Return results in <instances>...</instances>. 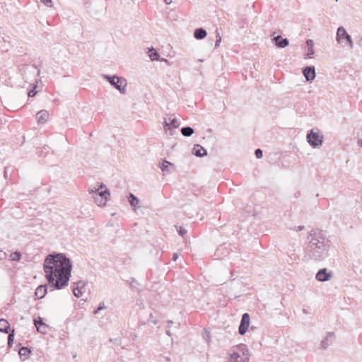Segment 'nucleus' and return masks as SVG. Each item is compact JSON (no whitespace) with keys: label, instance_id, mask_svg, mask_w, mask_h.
Here are the masks:
<instances>
[{"label":"nucleus","instance_id":"nucleus-1","mask_svg":"<svg viewBox=\"0 0 362 362\" xmlns=\"http://www.w3.org/2000/svg\"><path fill=\"white\" fill-rule=\"evenodd\" d=\"M47 291L61 290L68 286L72 262L65 254L53 252L47 255Z\"/></svg>","mask_w":362,"mask_h":362},{"label":"nucleus","instance_id":"nucleus-2","mask_svg":"<svg viewBox=\"0 0 362 362\" xmlns=\"http://www.w3.org/2000/svg\"><path fill=\"white\" fill-rule=\"evenodd\" d=\"M307 241L305 256L306 258L320 261L328 256L330 241L325 237L321 230H310L307 237Z\"/></svg>","mask_w":362,"mask_h":362},{"label":"nucleus","instance_id":"nucleus-3","mask_svg":"<svg viewBox=\"0 0 362 362\" xmlns=\"http://www.w3.org/2000/svg\"><path fill=\"white\" fill-rule=\"evenodd\" d=\"M105 187V185L101 183L98 189L88 190L90 194H95L93 195L95 202L99 206H105L110 197V192L108 189L105 188L103 190Z\"/></svg>","mask_w":362,"mask_h":362},{"label":"nucleus","instance_id":"nucleus-4","mask_svg":"<svg viewBox=\"0 0 362 362\" xmlns=\"http://www.w3.org/2000/svg\"><path fill=\"white\" fill-rule=\"evenodd\" d=\"M336 40L343 47H348L349 49H353L354 47L352 38L343 26H339L337 28Z\"/></svg>","mask_w":362,"mask_h":362},{"label":"nucleus","instance_id":"nucleus-5","mask_svg":"<svg viewBox=\"0 0 362 362\" xmlns=\"http://www.w3.org/2000/svg\"><path fill=\"white\" fill-rule=\"evenodd\" d=\"M103 78L121 93L126 92L127 81L123 77L105 74L103 75Z\"/></svg>","mask_w":362,"mask_h":362},{"label":"nucleus","instance_id":"nucleus-6","mask_svg":"<svg viewBox=\"0 0 362 362\" xmlns=\"http://www.w3.org/2000/svg\"><path fill=\"white\" fill-rule=\"evenodd\" d=\"M307 141L313 148L322 146L323 142V136L319 132H315L310 129L306 136Z\"/></svg>","mask_w":362,"mask_h":362},{"label":"nucleus","instance_id":"nucleus-7","mask_svg":"<svg viewBox=\"0 0 362 362\" xmlns=\"http://www.w3.org/2000/svg\"><path fill=\"white\" fill-rule=\"evenodd\" d=\"M238 349L243 352V356H241L238 352H233L230 354V362H245L248 360V350L246 349V346L245 344H240L238 346Z\"/></svg>","mask_w":362,"mask_h":362},{"label":"nucleus","instance_id":"nucleus-8","mask_svg":"<svg viewBox=\"0 0 362 362\" xmlns=\"http://www.w3.org/2000/svg\"><path fill=\"white\" fill-rule=\"evenodd\" d=\"M250 323V315L247 313L243 314L240 323L238 327V333L244 335L248 329Z\"/></svg>","mask_w":362,"mask_h":362},{"label":"nucleus","instance_id":"nucleus-9","mask_svg":"<svg viewBox=\"0 0 362 362\" xmlns=\"http://www.w3.org/2000/svg\"><path fill=\"white\" fill-rule=\"evenodd\" d=\"M180 124L177 122L176 118H169V122L165 119L163 122V128L166 132H168L169 134L173 135V130L177 129L179 127Z\"/></svg>","mask_w":362,"mask_h":362},{"label":"nucleus","instance_id":"nucleus-10","mask_svg":"<svg viewBox=\"0 0 362 362\" xmlns=\"http://www.w3.org/2000/svg\"><path fill=\"white\" fill-rule=\"evenodd\" d=\"M303 74L308 82H312L315 76V68L313 66H307L303 69Z\"/></svg>","mask_w":362,"mask_h":362},{"label":"nucleus","instance_id":"nucleus-11","mask_svg":"<svg viewBox=\"0 0 362 362\" xmlns=\"http://www.w3.org/2000/svg\"><path fill=\"white\" fill-rule=\"evenodd\" d=\"M334 333L332 332H327L326 337L321 341L320 348L327 349L334 342Z\"/></svg>","mask_w":362,"mask_h":362},{"label":"nucleus","instance_id":"nucleus-12","mask_svg":"<svg viewBox=\"0 0 362 362\" xmlns=\"http://www.w3.org/2000/svg\"><path fill=\"white\" fill-rule=\"evenodd\" d=\"M332 275L326 268L320 269L316 274L315 278L319 281H327L330 279Z\"/></svg>","mask_w":362,"mask_h":362},{"label":"nucleus","instance_id":"nucleus-13","mask_svg":"<svg viewBox=\"0 0 362 362\" xmlns=\"http://www.w3.org/2000/svg\"><path fill=\"white\" fill-rule=\"evenodd\" d=\"M272 41L274 45L279 48H284L289 44V41L287 38H283L281 35L274 36Z\"/></svg>","mask_w":362,"mask_h":362},{"label":"nucleus","instance_id":"nucleus-14","mask_svg":"<svg viewBox=\"0 0 362 362\" xmlns=\"http://www.w3.org/2000/svg\"><path fill=\"white\" fill-rule=\"evenodd\" d=\"M33 322L38 332L43 334H45V322L44 318L41 317H35Z\"/></svg>","mask_w":362,"mask_h":362},{"label":"nucleus","instance_id":"nucleus-15","mask_svg":"<svg viewBox=\"0 0 362 362\" xmlns=\"http://www.w3.org/2000/svg\"><path fill=\"white\" fill-rule=\"evenodd\" d=\"M192 153L195 156L200 158L207 155L206 149L200 144H194Z\"/></svg>","mask_w":362,"mask_h":362},{"label":"nucleus","instance_id":"nucleus-16","mask_svg":"<svg viewBox=\"0 0 362 362\" xmlns=\"http://www.w3.org/2000/svg\"><path fill=\"white\" fill-rule=\"evenodd\" d=\"M65 142V138L64 136L62 134L57 135V141H54L52 139L49 140V144L50 146H49V148H58L59 146L62 144H64Z\"/></svg>","mask_w":362,"mask_h":362},{"label":"nucleus","instance_id":"nucleus-17","mask_svg":"<svg viewBox=\"0 0 362 362\" xmlns=\"http://www.w3.org/2000/svg\"><path fill=\"white\" fill-rule=\"evenodd\" d=\"M160 168L164 173H169L171 169L175 168V165L171 162L162 159V162L160 163Z\"/></svg>","mask_w":362,"mask_h":362},{"label":"nucleus","instance_id":"nucleus-18","mask_svg":"<svg viewBox=\"0 0 362 362\" xmlns=\"http://www.w3.org/2000/svg\"><path fill=\"white\" fill-rule=\"evenodd\" d=\"M128 201L131 206L135 210L136 208L139 207V199L132 192H129L128 196Z\"/></svg>","mask_w":362,"mask_h":362},{"label":"nucleus","instance_id":"nucleus-19","mask_svg":"<svg viewBox=\"0 0 362 362\" xmlns=\"http://www.w3.org/2000/svg\"><path fill=\"white\" fill-rule=\"evenodd\" d=\"M207 35L206 30L203 28H196L194 31V37L197 40H202Z\"/></svg>","mask_w":362,"mask_h":362},{"label":"nucleus","instance_id":"nucleus-20","mask_svg":"<svg viewBox=\"0 0 362 362\" xmlns=\"http://www.w3.org/2000/svg\"><path fill=\"white\" fill-rule=\"evenodd\" d=\"M10 330L9 322L4 318L0 319V332L4 333H8Z\"/></svg>","mask_w":362,"mask_h":362},{"label":"nucleus","instance_id":"nucleus-21","mask_svg":"<svg viewBox=\"0 0 362 362\" xmlns=\"http://www.w3.org/2000/svg\"><path fill=\"white\" fill-rule=\"evenodd\" d=\"M36 298L40 299L45 296V284L40 285L35 293Z\"/></svg>","mask_w":362,"mask_h":362},{"label":"nucleus","instance_id":"nucleus-22","mask_svg":"<svg viewBox=\"0 0 362 362\" xmlns=\"http://www.w3.org/2000/svg\"><path fill=\"white\" fill-rule=\"evenodd\" d=\"M148 57L152 61H158L160 58V55L158 52L152 47L148 49Z\"/></svg>","mask_w":362,"mask_h":362},{"label":"nucleus","instance_id":"nucleus-23","mask_svg":"<svg viewBox=\"0 0 362 362\" xmlns=\"http://www.w3.org/2000/svg\"><path fill=\"white\" fill-rule=\"evenodd\" d=\"M194 129L191 127H184L181 129V133L184 136H190L194 134Z\"/></svg>","mask_w":362,"mask_h":362},{"label":"nucleus","instance_id":"nucleus-24","mask_svg":"<svg viewBox=\"0 0 362 362\" xmlns=\"http://www.w3.org/2000/svg\"><path fill=\"white\" fill-rule=\"evenodd\" d=\"M37 124L40 125V124H43L44 123H45V110H40L37 115Z\"/></svg>","mask_w":362,"mask_h":362},{"label":"nucleus","instance_id":"nucleus-25","mask_svg":"<svg viewBox=\"0 0 362 362\" xmlns=\"http://www.w3.org/2000/svg\"><path fill=\"white\" fill-rule=\"evenodd\" d=\"M306 45L308 47V52L307 54L308 57H310L311 55L314 54V49H313V41L310 39L306 40Z\"/></svg>","mask_w":362,"mask_h":362},{"label":"nucleus","instance_id":"nucleus-26","mask_svg":"<svg viewBox=\"0 0 362 362\" xmlns=\"http://www.w3.org/2000/svg\"><path fill=\"white\" fill-rule=\"evenodd\" d=\"M31 354V348L22 346L19 349V355L22 356H28Z\"/></svg>","mask_w":362,"mask_h":362},{"label":"nucleus","instance_id":"nucleus-27","mask_svg":"<svg viewBox=\"0 0 362 362\" xmlns=\"http://www.w3.org/2000/svg\"><path fill=\"white\" fill-rule=\"evenodd\" d=\"M21 253L18 251V250H16L14 252H11V255H10V259L11 261H20V259H21Z\"/></svg>","mask_w":362,"mask_h":362},{"label":"nucleus","instance_id":"nucleus-28","mask_svg":"<svg viewBox=\"0 0 362 362\" xmlns=\"http://www.w3.org/2000/svg\"><path fill=\"white\" fill-rule=\"evenodd\" d=\"M48 7L50 8H52L53 7V2H52V0H47V8H48ZM48 12H49V13H51L52 14V9H50L49 11H48L47 10V13ZM57 16H58V14L57 13H54L53 15H52V17L53 20H56Z\"/></svg>","mask_w":362,"mask_h":362},{"label":"nucleus","instance_id":"nucleus-29","mask_svg":"<svg viewBox=\"0 0 362 362\" xmlns=\"http://www.w3.org/2000/svg\"><path fill=\"white\" fill-rule=\"evenodd\" d=\"M75 285L76 286L74 288L75 290H78V288L82 290L86 286V283L83 281H78V282L75 283Z\"/></svg>","mask_w":362,"mask_h":362},{"label":"nucleus","instance_id":"nucleus-30","mask_svg":"<svg viewBox=\"0 0 362 362\" xmlns=\"http://www.w3.org/2000/svg\"><path fill=\"white\" fill-rule=\"evenodd\" d=\"M176 228H177V231L178 233V234L182 236V237H184V235L185 234H187V230L183 228L182 226H175Z\"/></svg>","mask_w":362,"mask_h":362},{"label":"nucleus","instance_id":"nucleus-31","mask_svg":"<svg viewBox=\"0 0 362 362\" xmlns=\"http://www.w3.org/2000/svg\"><path fill=\"white\" fill-rule=\"evenodd\" d=\"M105 305L103 302H100L98 305V307L93 311V314H98L100 310L105 309Z\"/></svg>","mask_w":362,"mask_h":362},{"label":"nucleus","instance_id":"nucleus-32","mask_svg":"<svg viewBox=\"0 0 362 362\" xmlns=\"http://www.w3.org/2000/svg\"><path fill=\"white\" fill-rule=\"evenodd\" d=\"M14 334H9L8 336V346L11 348L13 344Z\"/></svg>","mask_w":362,"mask_h":362},{"label":"nucleus","instance_id":"nucleus-33","mask_svg":"<svg viewBox=\"0 0 362 362\" xmlns=\"http://www.w3.org/2000/svg\"><path fill=\"white\" fill-rule=\"evenodd\" d=\"M216 42H215V48H217L220 45V43L221 42V37L220 36V34H219V32L218 30H216Z\"/></svg>","mask_w":362,"mask_h":362},{"label":"nucleus","instance_id":"nucleus-34","mask_svg":"<svg viewBox=\"0 0 362 362\" xmlns=\"http://www.w3.org/2000/svg\"><path fill=\"white\" fill-rule=\"evenodd\" d=\"M255 155L257 158H261L263 156V152L260 148H257L255 151Z\"/></svg>","mask_w":362,"mask_h":362},{"label":"nucleus","instance_id":"nucleus-35","mask_svg":"<svg viewBox=\"0 0 362 362\" xmlns=\"http://www.w3.org/2000/svg\"><path fill=\"white\" fill-rule=\"evenodd\" d=\"M73 293L76 298H80L83 293L81 289L75 290V288H73Z\"/></svg>","mask_w":362,"mask_h":362},{"label":"nucleus","instance_id":"nucleus-36","mask_svg":"<svg viewBox=\"0 0 362 362\" xmlns=\"http://www.w3.org/2000/svg\"><path fill=\"white\" fill-rule=\"evenodd\" d=\"M148 321L151 322L154 325H156L158 323V320L156 319V317L153 315L152 313L150 314Z\"/></svg>","mask_w":362,"mask_h":362},{"label":"nucleus","instance_id":"nucleus-37","mask_svg":"<svg viewBox=\"0 0 362 362\" xmlns=\"http://www.w3.org/2000/svg\"><path fill=\"white\" fill-rule=\"evenodd\" d=\"M128 282L130 284L131 286L132 287H134V284H138V282L136 281V280L134 279V278H130L129 281H128Z\"/></svg>","mask_w":362,"mask_h":362},{"label":"nucleus","instance_id":"nucleus-38","mask_svg":"<svg viewBox=\"0 0 362 362\" xmlns=\"http://www.w3.org/2000/svg\"><path fill=\"white\" fill-rule=\"evenodd\" d=\"M110 341L114 342V344L115 345H119L120 344V341L117 339H115L114 340L112 339H110Z\"/></svg>","mask_w":362,"mask_h":362},{"label":"nucleus","instance_id":"nucleus-39","mask_svg":"<svg viewBox=\"0 0 362 362\" xmlns=\"http://www.w3.org/2000/svg\"><path fill=\"white\" fill-rule=\"evenodd\" d=\"M178 254L177 253H173V257H172V260L173 261H176L178 258Z\"/></svg>","mask_w":362,"mask_h":362},{"label":"nucleus","instance_id":"nucleus-40","mask_svg":"<svg viewBox=\"0 0 362 362\" xmlns=\"http://www.w3.org/2000/svg\"><path fill=\"white\" fill-rule=\"evenodd\" d=\"M35 94H36V92H34L33 90H30V91L28 93V96H29V97H33V96H34Z\"/></svg>","mask_w":362,"mask_h":362},{"label":"nucleus","instance_id":"nucleus-41","mask_svg":"<svg viewBox=\"0 0 362 362\" xmlns=\"http://www.w3.org/2000/svg\"><path fill=\"white\" fill-rule=\"evenodd\" d=\"M173 324V321H172V320L168 321V327H170Z\"/></svg>","mask_w":362,"mask_h":362},{"label":"nucleus","instance_id":"nucleus-42","mask_svg":"<svg viewBox=\"0 0 362 362\" xmlns=\"http://www.w3.org/2000/svg\"><path fill=\"white\" fill-rule=\"evenodd\" d=\"M303 229H304V226H299L298 227V231H301V230H303Z\"/></svg>","mask_w":362,"mask_h":362},{"label":"nucleus","instance_id":"nucleus-43","mask_svg":"<svg viewBox=\"0 0 362 362\" xmlns=\"http://www.w3.org/2000/svg\"><path fill=\"white\" fill-rule=\"evenodd\" d=\"M165 333H166L167 335H168L170 337L172 335V333H171V332L169 329H167L165 331Z\"/></svg>","mask_w":362,"mask_h":362},{"label":"nucleus","instance_id":"nucleus-44","mask_svg":"<svg viewBox=\"0 0 362 362\" xmlns=\"http://www.w3.org/2000/svg\"><path fill=\"white\" fill-rule=\"evenodd\" d=\"M42 269H43L44 272H45V259L44 260V262L42 263Z\"/></svg>","mask_w":362,"mask_h":362},{"label":"nucleus","instance_id":"nucleus-45","mask_svg":"<svg viewBox=\"0 0 362 362\" xmlns=\"http://www.w3.org/2000/svg\"><path fill=\"white\" fill-rule=\"evenodd\" d=\"M164 1H165V3L166 4H171V2H172V1H171V0H164Z\"/></svg>","mask_w":362,"mask_h":362},{"label":"nucleus","instance_id":"nucleus-46","mask_svg":"<svg viewBox=\"0 0 362 362\" xmlns=\"http://www.w3.org/2000/svg\"><path fill=\"white\" fill-rule=\"evenodd\" d=\"M234 273H235V272H234V271L231 272V273H230V274H231V276H230L231 280H234V279H235V278H233V276H234Z\"/></svg>","mask_w":362,"mask_h":362},{"label":"nucleus","instance_id":"nucleus-47","mask_svg":"<svg viewBox=\"0 0 362 362\" xmlns=\"http://www.w3.org/2000/svg\"><path fill=\"white\" fill-rule=\"evenodd\" d=\"M140 303H139V301L137 302V305H142L143 306V303L141 300H139Z\"/></svg>","mask_w":362,"mask_h":362},{"label":"nucleus","instance_id":"nucleus-48","mask_svg":"<svg viewBox=\"0 0 362 362\" xmlns=\"http://www.w3.org/2000/svg\"><path fill=\"white\" fill-rule=\"evenodd\" d=\"M303 313H305V314H307V313H308V311L306 310V309H303Z\"/></svg>","mask_w":362,"mask_h":362},{"label":"nucleus","instance_id":"nucleus-49","mask_svg":"<svg viewBox=\"0 0 362 362\" xmlns=\"http://www.w3.org/2000/svg\"><path fill=\"white\" fill-rule=\"evenodd\" d=\"M165 360H166V361H167V362H169V361H170V358H169L168 357H166V358H165Z\"/></svg>","mask_w":362,"mask_h":362},{"label":"nucleus","instance_id":"nucleus-50","mask_svg":"<svg viewBox=\"0 0 362 362\" xmlns=\"http://www.w3.org/2000/svg\"><path fill=\"white\" fill-rule=\"evenodd\" d=\"M40 1L45 5V0H40Z\"/></svg>","mask_w":362,"mask_h":362},{"label":"nucleus","instance_id":"nucleus-51","mask_svg":"<svg viewBox=\"0 0 362 362\" xmlns=\"http://www.w3.org/2000/svg\"><path fill=\"white\" fill-rule=\"evenodd\" d=\"M46 23L48 24V25H50L49 21L47 19Z\"/></svg>","mask_w":362,"mask_h":362},{"label":"nucleus","instance_id":"nucleus-52","mask_svg":"<svg viewBox=\"0 0 362 362\" xmlns=\"http://www.w3.org/2000/svg\"><path fill=\"white\" fill-rule=\"evenodd\" d=\"M76 356V354H75L74 355H73V357L75 358Z\"/></svg>","mask_w":362,"mask_h":362},{"label":"nucleus","instance_id":"nucleus-53","mask_svg":"<svg viewBox=\"0 0 362 362\" xmlns=\"http://www.w3.org/2000/svg\"><path fill=\"white\" fill-rule=\"evenodd\" d=\"M0 259H1V257H0Z\"/></svg>","mask_w":362,"mask_h":362}]
</instances>
